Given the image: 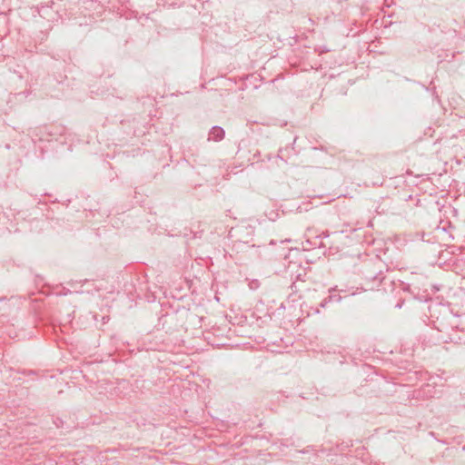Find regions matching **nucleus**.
Listing matches in <instances>:
<instances>
[{"instance_id": "obj_1", "label": "nucleus", "mask_w": 465, "mask_h": 465, "mask_svg": "<svg viewBox=\"0 0 465 465\" xmlns=\"http://www.w3.org/2000/svg\"><path fill=\"white\" fill-rule=\"evenodd\" d=\"M224 130L220 126H213L210 133L208 140H212L213 142H220L224 138Z\"/></svg>"}]
</instances>
